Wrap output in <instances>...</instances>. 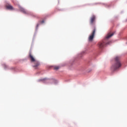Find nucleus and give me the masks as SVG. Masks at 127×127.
<instances>
[{
    "instance_id": "obj_3",
    "label": "nucleus",
    "mask_w": 127,
    "mask_h": 127,
    "mask_svg": "<svg viewBox=\"0 0 127 127\" xmlns=\"http://www.w3.org/2000/svg\"><path fill=\"white\" fill-rule=\"evenodd\" d=\"M29 58L31 62H32L35 64V65L33 66V68H34V69H38V68H39V66H40V64L39 63V62L36 61V60L33 56V55L31 54V52H30L29 54Z\"/></svg>"
},
{
    "instance_id": "obj_2",
    "label": "nucleus",
    "mask_w": 127,
    "mask_h": 127,
    "mask_svg": "<svg viewBox=\"0 0 127 127\" xmlns=\"http://www.w3.org/2000/svg\"><path fill=\"white\" fill-rule=\"evenodd\" d=\"M121 58L120 57H116L115 59V63L113 64L111 67L112 71H116L117 69H119L122 66V64L121 63V61H120Z\"/></svg>"
},
{
    "instance_id": "obj_7",
    "label": "nucleus",
    "mask_w": 127,
    "mask_h": 127,
    "mask_svg": "<svg viewBox=\"0 0 127 127\" xmlns=\"http://www.w3.org/2000/svg\"><path fill=\"white\" fill-rule=\"evenodd\" d=\"M6 8L7 9H10V10H12L13 9V7L12 6V5H11L10 4H6Z\"/></svg>"
},
{
    "instance_id": "obj_6",
    "label": "nucleus",
    "mask_w": 127,
    "mask_h": 127,
    "mask_svg": "<svg viewBox=\"0 0 127 127\" xmlns=\"http://www.w3.org/2000/svg\"><path fill=\"white\" fill-rule=\"evenodd\" d=\"M19 9L20 11H22V12L25 13V14H27L28 13V12L24 9V8H22V7H19Z\"/></svg>"
},
{
    "instance_id": "obj_1",
    "label": "nucleus",
    "mask_w": 127,
    "mask_h": 127,
    "mask_svg": "<svg viewBox=\"0 0 127 127\" xmlns=\"http://www.w3.org/2000/svg\"><path fill=\"white\" fill-rule=\"evenodd\" d=\"M114 33H113L112 34L109 33L107 36L106 37L105 39L103 40L102 41L99 42L98 44V46L99 48L100 49H103L104 47H106L107 45H109L110 43H111V41L107 42V39H109V38H111L113 35H114Z\"/></svg>"
},
{
    "instance_id": "obj_5",
    "label": "nucleus",
    "mask_w": 127,
    "mask_h": 127,
    "mask_svg": "<svg viewBox=\"0 0 127 127\" xmlns=\"http://www.w3.org/2000/svg\"><path fill=\"white\" fill-rule=\"evenodd\" d=\"M95 20H96V16H95V15H92L90 18V24L91 25H93V24H94Z\"/></svg>"
},
{
    "instance_id": "obj_10",
    "label": "nucleus",
    "mask_w": 127,
    "mask_h": 127,
    "mask_svg": "<svg viewBox=\"0 0 127 127\" xmlns=\"http://www.w3.org/2000/svg\"><path fill=\"white\" fill-rule=\"evenodd\" d=\"M41 23H44V20H42L40 21Z\"/></svg>"
},
{
    "instance_id": "obj_8",
    "label": "nucleus",
    "mask_w": 127,
    "mask_h": 127,
    "mask_svg": "<svg viewBox=\"0 0 127 127\" xmlns=\"http://www.w3.org/2000/svg\"><path fill=\"white\" fill-rule=\"evenodd\" d=\"M59 68H60V67L59 66H56L54 67V69L55 70H58V69H59Z\"/></svg>"
},
{
    "instance_id": "obj_11",
    "label": "nucleus",
    "mask_w": 127,
    "mask_h": 127,
    "mask_svg": "<svg viewBox=\"0 0 127 127\" xmlns=\"http://www.w3.org/2000/svg\"><path fill=\"white\" fill-rule=\"evenodd\" d=\"M39 26V24H37V27H38Z\"/></svg>"
},
{
    "instance_id": "obj_9",
    "label": "nucleus",
    "mask_w": 127,
    "mask_h": 127,
    "mask_svg": "<svg viewBox=\"0 0 127 127\" xmlns=\"http://www.w3.org/2000/svg\"><path fill=\"white\" fill-rule=\"evenodd\" d=\"M46 78H44V79H40V80H39V82H40V81H46Z\"/></svg>"
},
{
    "instance_id": "obj_4",
    "label": "nucleus",
    "mask_w": 127,
    "mask_h": 127,
    "mask_svg": "<svg viewBox=\"0 0 127 127\" xmlns=\"http://www.w3.org/2000/svg\"><path fill=\"white\" fill-rule=\"evenodd\" d=\"M96 32V27H93V30L91 33V34L88 37V41H93V39L95 37V33Z\"/></svg>"
}]
</instances>
